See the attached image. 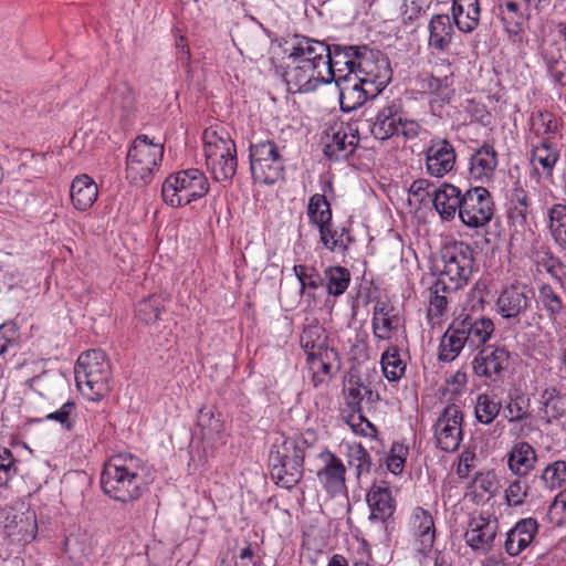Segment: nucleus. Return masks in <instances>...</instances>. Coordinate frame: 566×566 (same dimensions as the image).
Listing matches in <instances>:
<instances>
[{
    "label": "nucleus",
    "instance_id": "f257e3e1",
    "mask_svg": "<svg viewBox=\"0 0 566 566\" xmlns=\"http://www.w3.org/2000/svg\"><path fill=\"white\" fill-rule=\"evenodd\" d=\"M144 461L130 453L111 457L101 473V486L111 499L129 503L138 500L147 489Z\"/></svg>",
    "mask_w": 566,
    "mask_h": 566
},
{
    "label": "nucleus",
    "instance_id": "f03ea898",
    "mask_svg": "<svg viewBox=\"0 0 566 566\" xmlns=\"http://www.w3.org/2000/svg\"><path fill=\"white\" fill-rule=\"evenodd\" d=\"M441 266L436 265V292L454 293L468 285L476 269L474 250L463 241L446 244L440 251Z\"/></svg>",
    "mask_w": 566,
    "mask_h": 566
},
{
    "label": "nucleus",
    "instance_id": "7ed1b4c3",
    "mask_svg": "<svg viewBox=\"0 0 566 566\" xmlns=\"http://www.w3.org/2000/svg\"><path fill=\"white\" fill-rule=\"evenodd\" d=\"M378 401L379 394L370 384L352 377L344 389V407L339 411V417L355 434L376 438L377 429L368 420L367 415L376 409Z\"/></svg>",
    "mask_w": 566,
    "mask_h": 566
},
{
    "label": "nucleus",
    "instance_id": "20e7f679",
    "mask_svg": "<svg viewBox=\"0 0 566 566\" xmlns=\"http://www.w3.org/2000/svg\"><path fill=\"white\" fill-rule=\"evenodd\" d=\"M305 441L281 436L270 451V474L275 484L292 489L303 478Z\"/></svg>",
    "mask_w": 566,
    "mask_h": 566
},
{
    "label": "nucleus",
    "instance_id": "39448f33",
    "mask_svg": "<svg viewBox=\"0 0 566 566\" xmlns=\"http://www.w3.org/2000/svg\"><path fill=\"white\" fill-rule=\"evenodd\" d=\"M74 375L77 389L88 400L99 401L111 389V364L102 349L82 353L76 360Z\"/></svg>",
    "mask_w": 566,
    "mask_h": 566
},
{
    "label": "nucleus",
    "instance_id": "423d86ee",
    "mask_svg": "<svg viewBox=\"0 0 566 566\" xmlns=\"http://www.w3.org/2000/svg\"><path fill=\"white\" fill-rule=\"evenodd\" d=\"M421 132V124L409 116L401 98L387 101L378 109L370 127L371 135L381 142L399 136L412 140L418 138Z\"/></svg>",
    "mask_w": 566,
    "mask_h": 566
},
{
    "label": "nucleus",
    "instance_id": "0eeeda50",
    "mask_svg": "<svg viewBox=\"0 0 566 566\" xmlns=\"http://www.w3.org/2000/svg\"><path fill=\"white\" fill-rule=\"evenodd\" d=\"M207 167L217 181H229L238 167L235 144L223 128L209 127L202 134Z\"/></svg>",
    "mask_w": 566,
    "mask_h": 566
},
{
    "label": "nucleus",
    "instance_id": "6e6552de",
    "mask_svg": "<svg viewBox=\"0 0 566 566\" xmlns=\"http://www.w3.org/2000/svg\"><path fill=\"white\" fill-rule=\"evenodd\" d=\"M164 156V146L154 143L147 135L135 138L126 156V179L137 187H145L153 181Z\"/></svg>",
    "mask_w": 566,
    "mask_h": 566
},
{
    "label": "nucleus",
    "instance_id": "1a4fd4ad",
    "mask_svg": "<svg viewBox=\"0 0 566 566\" xmlns=\"http://www.w3.org/2000/svg\"><path fill=\"white\" fill-rule=\"evenodd\" d=\"M209 191L206 175L196 168H189L170 174L161 187V197L170 207H185L205 197Z\"/></svg>",
    "mask_w": 566,
    "mask_h": 566
},
{
    "label": "nucleus",
    "instance_id": "9d476101",
    "mask_svg": "<svg viewBox=\"0 0 566 566\" xmlns=\"http://www.w3.org/2000/svg\"><path fill=\"white\" fill-rule=\"evenodd\" d=\"M327 70L324 72L331 73L325 74L326 83L329 84L332 81L340 86L342 82H348L353 80L359 71H369L370 57L374 52L367 46H352V45H334L329 46Z\"/></svg>",
    "mask_w": 566,
    "mask_h": 566
},
{
    "label": "nucleus",
    "instance_id": "9b49d317",
    "mask_svg": "<svg viewBox=\"0 0 566 566\" xmlns=\"http://www.w3.org/2000/svg\"><path fill=\"white\" fill-rule=\"evenodd\" d=\"M250 169L254 181L273 185L283 178L285 159L273 140L250 144Z\"/></svg>",
    "mask_w": 566,
    "mask_h": 566
},
{
    "label": "nucleus",
    "instance_id": "f8f14e48",
    "mask_svg": "<svg viewBox=\"0 0 566 566\" xmlns=\"http://www.w3.org/2000/svg\"><path fill=\"white\" fill-rule=\"evenodd\" d=\"M300 344L307 355V363L313 373L322 371L329 375L332 361L336 359L337 353L328 347L325 328L317 322L307 324L300 336Z\"/></svg>",
    "mask_w": 566,
    "mask_h": 566
},
{
    "label": "nucleus",
    "instance_id": "ddd939ff",
    "mask_svg": "<svg viewBox=\"0 0 566 566\" xmlns=\"http://www.w3.org/2000/svg\"><path fill=\"white\" fill-rule=\"evenodd\" d=\"M494 213L490 191L484 187H472L462 195L459 218L469 228L486 226Z\"/></svg>",
    "mask_w": 566,
    "mask_h": 566
},
{
    "label": "nucleus",
    "instance_id": "4468645a",
    "mask_svg": "<svg viewBox=\"0 0 566 566\" xmlns=\"http://www.w3.org/2000/svg\"><path fill=\"white\" fill-rule=\"evenodd\" d=\"M286 60L287 63L283 78L290 93H311L319 85L327 84L325 74L329 75L331 73L324 72L323 69L314 64L297 63V61H292V59Z\"/></svg>",
    "mask_w": 566,
    "mask_h": 566
},
{
    "label": "nucleus",
    "instance_id": "2eb2a0df",
    "mask_svg": "<svg viewBox=\"0 0 566 566\" xmlns=\"http://www.w3.org/2000/svg\"><path fill=\"white\" fill-rule=\"evenodd\" d=\"M434 439L438 448L444 452L455 451L462 441V411L455 405L447 406L434 426Z\"/></svg>",
    "mask_w": 566,
    "mask_h": 566
},
{
    "label": "nucleus",
    "instance_id": "dca6fc26",
    "mask_svg": "<svg viewBox=\"0 0 566 566\" xmlns=\"http://www.w3.org/2000/svg\"><path fill=\"white\" fill-rule=\"evenodd\" d=\"M535 294L525 284H511L503 289L496 300L499 314L505 319H518L532 311Z\"/></svg>",
    "mask_w": 566,
    "mask_h": 566
},
{
    "label": "nucleus",
    "instance_id": "f3484780",
    "mask_svg": "<svg viewBox=\"0 0 566 566\" xmlns=\"http://www.w3.org/2000/svg\"><path fill=\"white\" fill-rule=\"evenodd\" d=\"M424 161L429 176L442 178L455 166V149L447 138L434 137L424 149Z\"/></svg>",
    "mask_w": 566,
    "mask_h": 566
},
{
    "label": "nucleus",
    "instance_id": "a211bd4d",
    "mask_svg": "<svg viewBox=\"0 0 566 566\" xmlns=\"http://www.w3.org/2000/svg\"><path fill=\"white\" fill-rule=\"evenodd\" d=\"M318 459L322 461L323 467L317 471L316 476L323 489L331 496H346V467L342 459L329 450L321 452Z\"/></svg>",
    "mask_w": 566,
    "mask_h": 566
},
{
    "label": "nucleus",
    "instance_id": "6ab92c4d",
    "mask_svg": "<svg viewBox=\"0 0 566 566\" xmlns=\"http://www.w3.org/2000/svg\"><path fill=\"white\" fill-rule=\"evenodd\" d=\"M286 59L297 61V63L314 64L323 70H327L329 45L307 36L295 35L290 48L285 49Z\"/></svg>",
    "mask_w": 566,
    "mask_h": 566
},
{
    "label": "nucleus",
    "instance_id": "aec40b11",
    "mask_svg": "<svg viewBox=\"0 0 566 566\" xmlns=\"http://www.w3.org/2000/svg\"><path fill=\"white\" fill-rule=\"evenodd\" d=\"M510 353L504 347L486 346L482 348L472 361V368L478 377L496 381L509 365Z\"/></svg>",
    "mask_w": 566,
    "mask_h": 566
},
{
    "label": "nucleus",
    "instance_id": "412c9836",
    "mask_svg": "<svg viewBox=\"0 0 566 566\" xmlns=\"http://www.w3.org/2000/svg\"><path fill=\"white\" fill-rule=\"evenodd\" d=\"M499 522L483 514L471 516L464 533L467 544L474 551L488 553L496 537Z\"/></svg>",
    "mask_w": 566,
    "mask_h": 566
},
{
    "label": "nucleus",
    "instance_id": "4be33fe9",
    "mask_svg": "<svg viewBox=\"0 0 566 566\" xmlns=\"http://www.w3.org/2000/svg\"><path fill=\"white\" fill-rule=\"evenodd\" d=\"M558 160L559 149L552 140L533 144L530 156L531 178L536 184H539L542 179L552 182L553 171Z\"/></svg>",
    "mask_w": 566,
    "mask_h": 566
},
{
    "label": "nucleus",
    "instance_id": "5701e85b",
    "mask_svg": "<svg viewBox=\"0 0 566 566\" xmlns=\"http://www.w3.org/2000/svg\"><path fill=\"white\" fill-rule=\"evenodd\" d=\"M369 71H359L353 81L361 88L368 99L375 98L390 80L389 64L386 59L370 57Z\"/></svg>",
    "mask_w": 566,
    "mask_h": 566
},
{
    "label": "nucleus",
    "instance_id": "b1692460",
    "mask_svg": "<svg viewBox=\"0 0 566 566\" xmlns=\"http://www.w3.org/2000/svg\"><path fill=\"white\" fill-rule=\"evenodd\" d=\"M420 87L429 95V106L433 115L440 116L454 96L452 73L443 77L426 75L420 81Z\"/></svg>",
    "mask_w": 566,
    "mask_h": 566
},
{
    "label": "nucleus",
    "instance_id": "393cba45",
    "mask_svg": "<svg viewBox=\"0 0 566 566\" xmlns=\"http://www.w3.org/2000/svg\"><path fill=\"white\" fill-rule=\"evenodd\" d=\"M453 19L448 13L433 14L428 22V49L442 54L450 50L455 36Z\"/></svg>",
    "mask_w": 566,
    "mask_h": 566
},
{
    "label": "nucleus",
    "instance_id": "a878e982",
    "mask_svg": "<svg viewBox=\"0 0 566 566\" xmlns=\"http://www.w3.org/2000/svg\"><path fill=\"white\" fill-rule=\"evenodd\" d=\"M402 319L388 301H377L373 310L371 329L377 339L388 340L396 334Z\"/></svg>",
    "mask_w": 566,
    "mask_h": 566
},
{
    "label": "nucleus",
    "instance_id": "bb28decb",
    "mask_svg": "<svg viewBox=\"0 0 566 566\" xmlns=\"http://www.w3.org/2000/svg\"><path fill=\"white\" fill-rule=\"evenodd\" d=\"M499 15L507 33L509 41L517 49H522L527 43V39L525 34L526 18L520 10V6L513 1L500 4Z\"/></svg>",
    "mask_w": 566,
    "mask_h": 566
},
{
    "label": "nucleus",
    "instance_id": "cd10ccee",
    "mask_svg": "<svg viewBox=\"0 0 566 566\" xmlns=\"http://www.w3.org/2000/svg\"><path fill=\"white\" fill-rule=\"evenodd\" d=\"M371 522L386 523L395 513L396 503L386 482L374 483L366 495Z\"/></svg>",
    "mask_w": 566,
    "mask_h": 566
},
{
    "label": "nucleus",
    "instance_id": "c85d7f7f",
    "mask_svg": "<svg viewBox=\"0 0 566 566\" xmlns=\"http://www.w3.org/2000/svg\"><path fill=\"white\" fill-rule=\"evenodd\" d=\"M541 56L551 80L560 86H566V39L563 43L545 42Z\"/></svg>",
    "mask_w": 566,
    "mask_h": 566
},
{
    "label": "nucleus",
    "instance_id": "c756f323",
    "mask_svg": "<svg viewBox=\"0 0 566 566\" xmlns=\"http://www.w3.org/2000/svg\"><path fill=\"white\" fill-rule=\"evenodd\" d=\"M497 166V155L494 147L490 144H483L475 150L469 163V176L474 181L482 184L489 182L494 176Z\"/></svg>",
    "mask_w": 566,
    "mask_h": 566
},
{
    "label": "nucleus",
    "instance_id": "7c9ffc66",
    "mask_svg": "<svg viewBox=\"0 0 566 566\" xmlns=\"http://www.w3.org/2000/svg\"><path fill=\"white\" fill-rule=\"evenodd\" d=\"M359 143L358 128L352 124L342 125L333 135L331 143L326 144L324 154L335 160L347 159Z\"/></svg>",
    "mask_w": 566,
    "mask_h": 566
},
{
    "label": "nucleus",
    "instance_id": "2f4dec72",
    "mask_svg": "<svg viewBox=\"0 0 566 566\" xmlns=\"http://www.w3.org/2000/svg\"><path fill=\"white\" fill-rule=\"evenodd\" d=\"M460 329L469 348H479L484 345L494 333V324L486 317L457 318Z\"/></svg>",
    "mask_w": 566,
    "mask_h": 566
},
{
    "label": "nucleus",
    "instance_id": "473e14b6",
    "mask_svg": "<svg viewBox=\"0 0 566 566\" xmlns=\"http://www.w3.org/2000/svg\"><path fill=\"white\" fill-rule=\"evenodd\" d=\"M538 524L536 520L528 517L518 521L515 526L506 533L504 543L505 552L510 556L521 554L534 539Z\"/></svg>",
    "mask_w": 566,
    "mask_h": 566
},
{
    "label": "nucleus",
    "instance_id": "72a5a7b5",
    "mask_svg": "<svg viewBox=\"0 0 566 566\" xmlns=\"http://www.w3.org/2000/svg\"><path fill=\"white\" fill-rule=\"evenodd\" d=\"M432 203L441 219L452 220L457 212H460L462 203L461 190L451 185L442 184L439 188L432 190Z\"/></svg>",
    "mask_w": 566,
    "mask_h": 566
},
{
    "label": "nucleus",
    "instance_id": "f704fd0d",
    "mask_svg": "<svg viewBox=\"0 0 566 566\" xmlns=\"http://www.w3.org/2000/svg\"><path fill=\"white\" fill-rule=\"evenodd\" d=\"M410 525L412 534L419 543L418 551L427 556L431 552L436 538L434 523L431 514L427 510L417 506L412 511Z\"/></svg>",
    "mask_w": 566,
    "mask_h": 566
},
{
    "label": "nucleus",
    "instance_id": "c9c22d12",
    "mask_svg": "<svg viewBox=\"0 0 566 566\" xmlns=\"http://www.w3.org/2000/svg\"><path fill=\"white\" fill-rule=\"evenodd\" d=\"M450 17L460 32L472 33L480 23L479 0H452Z\"/></svg>",
    "mask_w": 566,
    "mask_h": 566
},
{
    "label": "nucleus",
    "instance_id": "e433bc0d",
    "mask_svg": "<svg viewBox=\"0 0 566 566\" xmlns=\"http://www.w3.org/2000/svg\"><path fill=\"white\" fill-rule=\"evenodd\" d=\"M73 207L78 211H87L98 197L96 182L88 175L76 176L70 187Z\"/></svg>",
    "mask_w": 566,
    "mask_h": 566
},
{
    "label": "nucleus",
    "instance_id": "4c0bfd02",
    "mask_svg": "<svg viewBox=\"0 0 566 566\" xmlns=\"http://www.w3.org/2000/svg\"><path fill=\"white\" fill-rule=\"evenodd\" d=\"M537 460L535 449L528 442L515 443L507 454L510 470L518 475H527L534 468Z\"/></svg>",
    "mask_w": 566,
    "mask_h": 566
},
{
    "label": "nucleus",
    "instance_id": "58836bf2",
    "mask_svg": "<svg viewBox=\"0 0 566 566\" xmlns=\"http://www.w3.org/2000/svg\"><path fill=\"white\" fill-rule=\"evenodd\" d=\"M464 346H467L464 336L457 319H454L441 337L438 354L439 360L444 363L453 361Z\"/></svg>",
    "mask_w": 566,
    "mask_h": 566
},
{
    "label": "nucleus",
    "instance_id": "ea45409f",
    "mask_svg": "<svg viewBox=\"0 0 566 566\" xmlns=\"http://www.w3.org/2000/svg\"><path fill=\"white\" fill-rule=\"evenodd\" d=\"M547 229L557 245L566 253V205L554 203L547 209Z\"/></svg>",
    "mask_w": 566,
    "mask_h": 566
},
{
    "label": "nucleus",
    "instance_id": "a19ab883",
    "mask_svg": "<svg viewBox=\"0 0 566 566\" xmlns=\"http://www.w3.org/2000/svg\"><path fill=\"white\" fill-rule=\"evenodd\" d=\"M565 412V402L555 387L543 390L539 397L538 417L546 423L558 419Z\"/></svg>",
    "mask_w": 566,
    "mask_h": 566
},
{
    "label": "nucleus",
    "instance_id": "79ce46f5",
    "mask_svg": "<svg viewBox=\"0 0 566 566\" xmlns=\"http://www.w3.org/2000/svg\"><path fill=\"white\" fill-rule=\"evenodd\" d=\"M531 200L528 192L521 187L512 190L509 200V220L515 227H524L530 213Z\"/></svg>",
    "mask_w": 566,
    "mask_h": 566
},
{
    "label": "nucleus",
    "instance_id": "37998d69",
    "mask_svg": "<svg viewBox=\"0 0 566 566\" xmlns=\"http://www.w3.org/2000/svg\"><path fill=\"white\" fill-rule=\"evenodd\" d=\"M307 217L312 224L317 227L318 232H325L327 226H332V209L326 197L322 193H315L310 198L307 206Z\"/></svg>",
    "mask_w": 566,
    "mask_h": 566
},
{
    "label": "nucleus",
    "instance_id": "c03bdc74",
    "mask_svg": "<svg viewBox=\"0 0 566 566\" xmlns=\"http://www.w3.org/2000/svg\"><path fill=\"white\" fill-rule=\"evenodd\" d=\"M324 231V233L319 232V241L324 248L331 252L344 253L354 241L353 237L349 234V230L345 227L333 229L332 226H327Z\"/></svg>",
    "mask_w": 566,
    "mask_h": 566
},
{
    "label": "nucleus",
    "instance_id": "a18cd8bd",
    "mask_svg": "<svg viewBox=\"0 0 566 566\" xmlns=\"http://www.w3.org/2000/svg\"><path fill=\"white\" fill-rule=\"evenodd\" d=\"M114 111L129 113L135 106L134 91L127 82L114 84L106 95Z\"/></svg>",
    "mask_w": 566,
    "mask_h": 566
},
{
    "label": "nucleus",
    "instance_id": "49530a36",
    "mask_svg": "<svg viewBox=\"0 0 566 566\" xmlns=\"http://www.w3.org/2000/svg\"><path fill=\"white\" fill-rule=\"evenodd\" d=\"M338 88L340 109L345 113L356 111L368 101L361 88L353 80L342 82Z\"/></svg>",
    "mask_w": 566,
    "mask_h": 566
},
{
    "label": "nucleus",
    "instance_id": "de8ad7c7",
    "mask_svg": "<svg viewBox=\"0 0 566 566\" xmlns=\"http://www.w3.org/2000/svg\"><path fill=\"white\" fill-rule=\"evenodd\" d=\"M346 457L347 464L349 469L354 470L357 480L370 473L373 467L371 457L360 443L349 446Z\"/></svg>",
    "mask_w": 566,
    "mask_h": 566
},
{
    "label": "nucleus",
    "instance_id": "09e8293b",
    "mask_svg": "<svg viewBox=\"0 0 566 566\" xmlns=\"http://www.w3.org/2000/svg\"><path fill=\"white\" fill-rule=\"evenodd\" d=\"M382 373L389 381L399 380L406 370V364L400 358L397 346H390L381 355L380 359Z\"/></svg>",
    "mask_w": 566,
    "mask_h": 566
},
{
    "label": "nucleus",
    "instance_id": "8fccbe9b",
    "mask_svg": "<svg viewBox=\"0 0 566 566\" xmlns=\"http://www.w3.org/2000/svg\"><path fill=\"white\" fill-rule=\"evenodd\" d=\"M501 408V402L496 400L495 396L481 394L474 406L475 418L482 424H490L499 416Z\"/></svg>",
    "mask_w": 566,
    "mask_h": 566
},
{
    "label": "nucleus",
    "instance_id": "3c124183",
    "mask_svg": "<svg viewBox=\"0 0 566 566\" xmlns=\"http://www.w3.org/2000/svg\"><path fill=\"white\" fill-rule=\"evenodd\" d=\"M557 129V122L549 112H539L532 117L531 130L539 139L538 142L551 140Z\"/></svg>",
    "mask_w": 566,
    "mask_h": 566
},
{
    "label": "nucleus",
    "instance_id": "603ef678",
    "mask_svg": "<svg viewBox=\"0 0 566 566\" xmlns=\"http://www.w3.org/2000/svg\"><path fill=\"white\" fill-rule=\"evenodd\" d=\"M164 310V300L159 295H149L143 298L136 307V317L149 325L159 319Z\"/></svg>",
    "mask_w": 566,
    "mask_h": 566
},
{
    "label": "nucleus",
    "instance_id": "864d4df0",
    "mask_svg": "<svg viewBox=\"0 0 566 566\" xmlns=\"http://www.w3.org/2000/svg\"><path fill=\"white\" fill-rule=\"evenodd\" d=\"M327 293L339 296L345 293L350 282V273L343 266H331L325 271Z\"/></svg>",
    "mask_w": 566,
    "mask_h": 566
},
{
    "label": "nucleus",
    "instance_id": "5fc2aeb1",
    "mask_svg": "<svg viewBox=\"0 0 566 566\" xmlns=\"http://www.w3.org/2000/svg\"><path fill=\"white\" fill-rule=\"evenodd\" d=\"M434 0H402L400 15L403 25H412L424 17Z\"/></svg>",
    "mask_w": 566,
    "mask_h": 566
},
{
    "label": "nucleus",
    "instance_id": "6e6d98bb",
    "mask_svg": "<svg viewBox=\"0 0 566 566\" xmlns=\"http://www.w3.org/2000/svg\"><path fill=\"white\" fill-rule=\"evenodd\" d=\"M63 551L69 559L77 565L83 564L90 554V547L86 545L85 539L73 534L65 538Z\"/></svg>",
    "mask_w": 566,
    "mask_h": 566
},
{
    "label": "nucleus",
    "instance_id": "4d7b16f0",
    "mask_svg": "<svg viewBox=\"0 0 566 566\" xmlns=\"http://www.w3.org/2000/svg\"><path fill=\"white\" fill-rule=\"evenodd\" d=\"M447 293L442 291L436 292V282L430 287V300L427 311V317L430 324L434 325L440 322V318L446 314L448 308Z\"/></svg>",
    "mask_w": 566,
    "mask_h": 566
},
{
    "label": "nucleus",
    "instance_id": "13d9d810",
    "mask_svg": "<svg viewBox=\"0 0 566 566\" xmlns=\"http://www.w3.org/2000/svg\"><path fill=\"white\" fill-rule=\"evenodd\" d=\"M293 272L300 282L302 294L306 293V290L315 291L323 284L322 276L314 268L296 264Z\"/></svg>",
    "mask_w": 566,
    "mask_h": 566
},
{
    "label": "nucleus",
    "instance_id": "bf43d9fd",
    "mask_svg": "<svg viewBox=\"0 0 566 566\" xmlns=\"http://www.w3.org/2000/svg\"><path fill=\"white\" fill-rule=\"evenodd\" d=\"M542 480L549 489H555L566 483V461H555L548 464L543 473Z\"/></svg>",
    "mask_w": 566,
    "mask_h": 566
},
{
    "label": "nucleus",
    "instance_id": "052dcab7",
    "mask_svg": "<svg viewBox=\"0 0 566 566\" xmlns=\"http://www.w3.org/2000/svg\"><path fill=\"white\" fill-rule=\"evenodd\" d=\"M408 455V448L402 443L395 442L391 446L390 453L387 457L386 465L392 474H400L403 470L406 459Z\"/></svg>",
    "mask_w": 566,
    "mask_h": 566
},
{
    "label": "nucleus",
    "instance_id": "680f3d73",
    "mask_svg": "<svg viewBox=\"0 0 566 566\" xmlns=\"http://www.w3.org/2000/svg\"><path fill=\"white\" fill-rule=\"evenodd\" d=\"M75 411V403L73 401H66L61 408L54 412L48 413L44 417L46 421H56L62 428L70 431L74 427L73 413Z\"/></svg>",
    "mask_w": 566,
    "mask_h": 566
},
{
    "label": "nucleus",
    "instance_id": "e2e57ef3",
    "mask_svg": "<svg viewBox=\"0 0 566 566\" xmlns=\"http://www.w3.org/2000/svg\"><path fill=\"white\" fill-rule=\"evenodd\" d=\"M17 473L18 469L12 452L3 448L0 450V488L7 486Z\"/></svg>",
    "mask_w": 566,
    "mask_h": 566
},
{
    "label": "nucleus",
    "instance_id": "0e129e2a",
    "mask_svg": "<svg viewBox=\"0 0 566 566\" xmlns=\"http://www.w3.org/2000/svg\"><path fill=\"white\" fill-rule=\"evenodd\" d=\"M433 189L430 180L426 178L416 179L409 187V201L413 200L418 205H422L432 197Z\"/></svg>",
    "mask_w": 566,
    "mask_h": 566
},
{
    "label": "nucleus",
    "instance_id": "69168bd1",
    "mask_svg": "<svg viewBox=\"0 0 566 566\" xmlns=\"http://www.w3.org/2000/svg\"><path fill=\"white\" fill-rule=\"evenodd\" d=\"M537 263L538 266L551 274L553 279L562 282L566 277V264H564L559 258L546 253Z\"/></svg>",
    "mask_w": 566,
    "mask_h": 566
},
{
    "label": "nucleus",
    "instance_id": "338daca9",
    "mask_svg": "<svg viewBox=\"0 0 566 566\" xmlns=\"http://www.w3.org/2000/svg\"><path fill=\"white\" fill-rule=\"evenodd\" d=\"M539 300L551 315H557L563 310L562 298L548 284L539 287Z\"/></svg>",
    "mask_w": 566,
    "mask_h": 566
},
{
    "label": "nucleus",
    "instance_id": "774afa93",
    "mask_svg": "<svg viewBox=\"0 0 566 566\" xmlns=\"http://www.w3.org/2000/svg\"><path fill=\"white\" fill-rule=\"evenodd\" d=\"M253 557L254 549L249 544L245 547L241 548L239 555L227 554L222 558L220 566H256Z\"/></svg>",
    "mask_w": 566,
    "mask_h": 566
}]
</instances>
